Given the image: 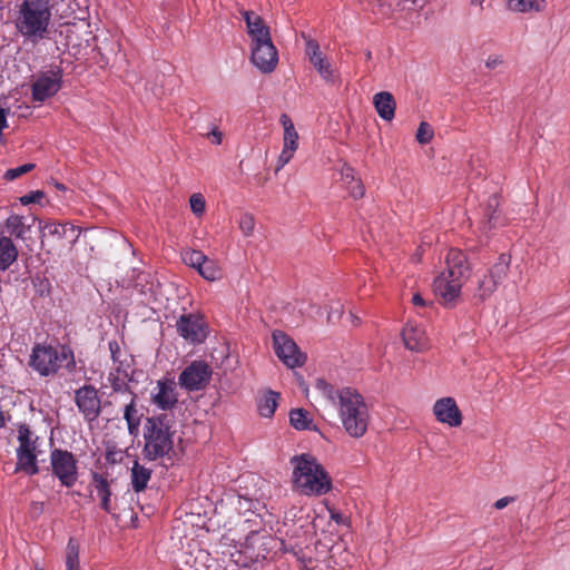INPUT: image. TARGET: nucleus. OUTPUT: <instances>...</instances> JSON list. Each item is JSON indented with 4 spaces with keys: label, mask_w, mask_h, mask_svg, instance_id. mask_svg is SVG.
Here are the masks:
<instances>
[{
    "label": "nucleus",
    "mask_w": 570,
    "mask_h": 570,
    "mask_svg": "<svg viewBox=\"0 0 570 570\" xmlns=\"http://www.w3.org/2000/svg\"><path fill=\"white\" fill-rule=\"evenodd\" d=\"M482 0H472L473 3L479 2L481 3Z\"/></svg>",
    "instance_id": "5fc2aeb1"
},
{
    "label": "nucleus",
    "mask_w": 570,
    "mask_h": 570,
    "mask_svg": "<svg viewBox=\"0 0 570 570\" xmlns=\"http://www.w3.org/2000/svg\"><path fill=\"white\" fill-rule=\"evenodd\" d=\"M315 389L332 405L337 407L342 426L351 438L360 439L367 432L371 413L362 394L352 387L335 389L318 379Z\"/></svg>",
    "instance_id": "f257e3e1"
},
{
    "label": "nucleus",
    "mask_w": 570,
    "mask_h": 570,
    "mask_svg": "<svg viewBox=\"0 0 570 570\" xmlns=\"http://www.w3.org/2000/svg\"><path fill=\"white\" fill-rule=\"evenodd\" d=\"M151 401L161 410H169L174 407L177 403L175 382L171 380L158 381L157 386L151 393Z\"/></svg>",
    "instance_id": "aec40b11"
},
{
    "label": "nucleus",
    "mask_w": 570,
    "mask_h": 570,
    "mask_svg": "<svg viewBox=\"0 0 570 570\" xmlns=\"http://www.w3.org/2000/svg\"><path fill=\"white\" fill-rule=\"evenodd\" d=\"M412 303L415 305V306H425L426 305V302L424 301V298L421 296V294L416 293L413 295L412 297Z\"/></svg>",
    "instance_id": "de8ad7c7"
},
{
    "label": "nucleus",
    "mask_w": 570,
    "mask_h": 570,
    "mask_svg": "<svg viewBox=\"0 0 570 570\" xmlns=\"http://www.w3.org/2000/svg\"><path fill=\"white\" fill-rule=\"evenodd\" d=\"M401 335L404 346L412 352L420 353L429 348V338L425 331L414 323H406Z\"/></svg>",
    "instance_id": "412c9836"
},
{
    "label": "nucleus",
    "mask_w": 570,
    "mask_h": 570,
    "mask_svg": "<svg viewBox=\"0 0 570 570\" xmlns=\"http://www.w3.org/2000/svg\"><path fill=\"white\" fill-rule=\"evenodd\" d=\"M350 181H351V178H347V180H343L344 186L346 187L347 185H351Z\"/></svg>",
    "instance_id": "603ef678"
},
{
    "label": "nucleus",
    "mask_w": 570,
    "mask_h": 570,
    "mask_svg": "<svg viewBox=\"0 0 570 570\" xmlns=\"http://www.w3.org/2000/svg\"><path fill=\"white\" fill-rule=\"evenodd\" d=\"M57 188L58 189H65L63 185H61V184H57Z\"/></svg>",
    "instance_id": "864d4df0"
},
{
    "label": "nucleus",
    "mask_w": 570,
    "mask_h": 570,
    "mask_svg": "<svg viewBox=\"0 0 570 570\" xmlns=\"http://www.w3.org/2000/svg\"><path fill=\"white\" fill-rule=\"evenodd\" d=\"M43 197H45L43 191L35 190V191H31L30 194L21 196L19 198V202H20L21 205L28 206L30 204L40 203Z\"/></svg>",
    "instance_id": "37998d69"
},
{
    "label": "nucleus",
    "mask_w": 570,
    "mask_h": 570,
    "mask_svg": "<svg viewBox=\"0 0 570 570\" xmlns=\"http://www.w3.org/2000/svg\"><path fill=\"white\" fill-rule=\"evenodd\" d=\"M76 404L87 421L96 420L100 414L98 391L91 385H85L76 391Z\"/></svg>",
    "instance_id": "a211bd4d"
},
{
    "label": "nucleus",
    "mask_w": 570,
    "mask_h": 570,
    "mask_svg": "<svg viewBox=\"0 0 570 570\" xmlns=\"http://www.w3.org/2000/svg\"><path fill=\"white\" fill-rule=\"evenodd\" d=\"M37 570H43L42 568H38Z\"/></svg>",
    "instance_id": "6e6d98bb"
},
{
    "label": "nucleus",
    "mask_w": 570,
    "mask_h": 570,
    "mask_svg": "<svg viewBox=\"0 0 570 570\" xmlns=\"http://www.w3.org/2000/svg\"><path fill=\"white\" fill-rule=\"evenodd\" d=\"M347 178H351V185H347L345 188L350 195L355 199L362 198L365 194V187L361 179L355 177L354 170L350 167L342 170V180H347Z\"/></svg>",
    "instance_id": "72a5a7b5"
},
{
    "label": "nucleus",
    "mask_w": 570,
    "mask_h": 570,
    "mask_svg": "<svg viewBox=\"0 0 570 570\" xmlns=\"http://www.w3.org/2000/svg\"><path fill=\"white\" fill-rule=\"evenodd\" d=\"M18 257V250L10 237L0 238V271L7 269Z\"/></svg>",
    "instance_id": "c85d7f7f"
},
{
    "label": "nucleus",
    "mask_w": 570,
    "mask_h": 570,
    "mask_svg": "<svg viewBox=\"0 0 570 570\" xmlns=\"http://www.w3.org/2000/svg\"><path fill=\"white\" fill-rule=\"evenodd\" d=\"M124 419L127 422L129 433L131 435H137L140 424V415L136 409L134 397H131L130 402L125 406Z\"/></svg>",
    "instance_id": "c9c22d12"
},
{
    "label": "nucleus",
    "mask_w": 570,
    "mask_h": 570,
    "mask_svg": "<svg viewBox=\"0 0 570 570\" xmlns=\"http://www.w3.org/2000/svg\"><path fill=\"white\" fill-rule=\"evenodd\" d=\"M291 425L296 430H311L313 421L307 411L303 409H295L289 412Z\"/></svg>",
    "instance_id": "e433bc0d"
},
{
    "label": "nucleus",
    "mask_w": 570,
    "mask_h": 570,
    "mask_svg": "<svg viewBox=\"0 0 570 570\" xmlns=\"http://www.w3.org/2000/svg\"><path fill=\"white\" fill-rule=\"evenodd\" d=\"M66 8L59 16V36L88 35L92 33L88 22V0H62Z\"/></svg>",
    "instance_id": "0eeeda50"
},
{
    "label": "nucleus",
    "mask_w": 570,
    "mask_h": 570,
    "mask_svg": "<svg viewBox=\"0 0 570 570\" xmlns=\"http://www.w3.org/2000/svg\"><path fill=\"white\" fill-rule=\"evenodd\" d=\"M514 498L512 497H503L494 502V508L498 510H502L505 508L509 503L513 502Z\"/></svg>",
    "instance_id": "49530a36"
},
{
    "label": "nucleus",
    "mask_w": 570,
    "mask_h": 570,
    "mask_svg": "<svg viewBox=\"0 0 570 570\" xmlns=\"http://www.w3.org/2000/svg\"><path fill=\"white\" fill-rule=\"evenodd\" d=\"M145 445L142 453L149 461L168 455L174 446L169 425L160 417H149L144 432Z\"/></svg>",
    "instance_id": "39448f33"
},
{
    "label": "nucleus",
    "mask_w": 570,
    "mask_h": 570,
    "mask_svg": "<svg viewBox=\"0 0 570 570\" xmlns=\"http://www.w3.org/2000/svg\"><path fill=\"white\" fill-rule=\"evenodd\" d=\"M52 473L67 488L72 487L78 479L77 461L71 452L56 449L50 454Z\"/></svg>",
    "instance_id": "1a4fd4ad"
},
{
    "label": "nucleus",
    "mask_w": 570,
    "mask_h": 570,
    "mask_svg": "<svg viewBox=\"0 0 570 570\" xmlns=\"http://www.w3.org/2000/svg\"><path fill=\"white\" fill-rule=\"evenodd\" d=\"M72 364V353L63 345L36 344L29 360V365L41 376L52 375Z\"/></svg>",
    "instance_id": "20e7f679"
},
{
    "label": "nucleus",
    "mask_w": 570,
    "mask_h": 570,
    "mask_svg": "<svg viewBox=\"0 0 570 570\" xmlns=\"http://www.w3.org/2000/svg\"><path fill=\"white\" fill-rule=\"evenodd\" d=\"M294 488L304 495L321 497L332 489V480L320 461L309 453L294 455L291 459Z\"/></svg>",
    "instance_id": "7ed1b4c3"
},
{
    "label": "nucleus",
    "mask_w": 570,
    "mask_h": 570,
    "mask_svg": "<svg viewBox=\"0 0 570 570\" xmlns=\"http://www.w3.org/2000/svg\"><path fill=\"white\" fill-rule=\"evenodd\" d=\"M181 259L189 267L196 269L206 281L214 282L222 277L218 264L208 258L204 253L196 249L186 248L181 250Z\"/></svg>",
    "instance_id": "2eb2a0df"
},
{
    "label": "nucleus",
    "mask_w": 570,
    "mask_h": 570,
    "mask_svg": "<svg viewBox=\"0 0 570 570\" xmlns=\"http://www.w3.org/2000/svg\"><path fill=\"white\" fill-rule=\"evenodd\" d=\"M109 351L114 363V368L108 376V381L115 391H120L126 386L129 376L130 362L128 354L122 351L117 341L109 342Z\"/></svg>",
    "instance_id": "4468645a"
},
{
    "label": "nucleus",
    "mask_w": 570,
    "mask_h": 570,
    "mask_svg": "<svg viewBox=\"0 0 570 570\" xmlns=\"http://www.w3.org/2000/svg\"><path fill=\"white\" fill-rule=\"evenodd\" d=\"M544 0H509L508 8L513 12L531 13L544 9Z\"/></svg>",
    "instance_id": "7c9ffc66"
},
{
    "label": "nucleus",
    "mask_w": 570,
    "mask_h": 570,
    "mask_svg": "<svg viewBox=\"0 0 570 570\" xmlns=\"http://www.w3.org/2000/svg\"><path fill=\"white\" fill-rule=\"evenodd\" d=\"M35 168V164H24L22 166H19L17 168H11V169H8L6 173H4V178L7 180H14L17 179L18 177L29 173L30 170H32Z\"/></svg>",
    "instance_id": "79ce46f5"
},
{
    "label": "nucleus",
    "mask_w": 570,
    "mask_h": 570,
    "mask_svg": "<svg viewBox=\"0 0 570 570\" xmlns=\"http://www.w3.org/2000/svg\"><path fill=\"white\" fill-rule=\"evenodd\" d=\"M150 478L151 470L135 461L131 468V485L135 492L145 490Z\"/></svg>",
    "instance_id": "cd10ccee"
},
{
    "label": "nucleus",
    "mask_w": 570,
    "mask_h": 570,
    "mask_svg": "<svg viewBox=\"0 0 570 570\" xmlns=\"http://www.w3.org/2000/svg\"><path fill=\"white\" fill-rule=\"evenodd\" d=\"M273 346L278 358L291 368L302 366L306 361L296 343L281 331L273 333Z\"/></svg>",
    "instance_id": "9d476101"
},
{
    "label": "nucleus",
    "mask_w": 570,
    "mask_h": 570,
    "mask_svg": "<svg viewBox=\"0 0 570 570\" xmlns=\"http://www.w3.org/2000/svg\"><path fill=\"white\" fill-rule=\"evenodd\" d=\"M17 471H23L28 475H35L39 472L37 464V453L17 451Z\"/></svg>",
    "instance_id": "2f4dec72"
},
{
    "label": "nucleus",
    "mask_w": 570,
    "mask_h": 570,
    "mask_svg": "<svg viewBox=\"0 0 570 570\" xmlns=\"http://www.w3.org/2000/svg\"><path fill=\"white\" fill-rule=\"evenodd\" d=\"M4 416L3 413L0 411V429L4 425Z\"/></svg>",
    "instance_id": "3c124183"
},
{
    "label": "nucleus",
    "mask_w": 570,
    "mask_h": 570,
    "mask_svg": "<svg viewBox=\"0 0 570 570\" xmlns=\"http://www.w3.org/2000/svg\"><path fill=\"white\" fill-rule=\"evenodd\" d=\"M470 264L463 252L451 248L445 256V268L434 278V294L448 306L458 303L461 289L470 276Z\"/></svg>",
    "instance_id": "f03ea898"
},
{
    "label": "nucleus",
    "mask_w": 570,
    "mask_h": 570,
    "mask_svg": "<svg viewBox=\"0 0 570 570\" xmlns=\"http://www.w3.org/2000/svg\"><path fill=\"white\" fill-rule=\"evenodd\" d=\"M502 63V58L500 56H490L487 60H485V66L489 68V69H494L497 68L498 66H500Z\"/></svg>",
    "instance_id": "a18cd8bd"
},
{
    "label": "nucleus",
    "mask_w": 570,
    "mask_h": 570,
    "mask_svg": "<svg viewBox=\"0 0 570 570\" xmlns=\"http://www.w3.org/2000/svg\"><path fill=\"white\" fill-rule=\"evenodd\" d=\"M433 136L434 131L432 127L428 122L422 121L416 131V140L420 144L425 145L432 140Z\"/></svg>",
    "instance_id": "58836bf2"
},
{
    "label": "nucleus",
    "mask_w": 570,
    "mask_h": 570,
    "mask_svg": "<svg viewBox=\"0 0 570 570\" xmlns=\"http://www.w3.org/2000/svg\"><path fill=\"white\" fill-rule=\"evenodd\" d=\"M373 105L377 115L386 121H391L395 116L396 102L393 95L389 91H380L373 96Z\"/></svg>",
    "instance_id": "393cba45"
},
{
    "label": "nucleus",
    "mask_w": 570,
    "mask_h": 570,
    "mask_svg": "<svg viewBox=\"0 0 570 570\" xmlns=\"http://www.w3.org/2000/svg\"><path fill=\"white\" fill-rule=\"evenodd\" d=\"M190 209L191 212L197 215L202 216L205 212L206 202L203 195L200 194H193L189 199Z\"/></svg>",
    "instance_id": "a19ab883"
},
{
    "label": "nucleus",
    "mask_w": 570,
    "mask_h": 570,
    "mask_svg": "<svg viewBox=\"0 0 570 570\" xmlns=\"http://www.w3.org/2000/svg\"><path fill=\"white\" fill-rule=\"evenodd\" d=\"M510 266V257L505 254L500 255L498 262L490 268L489 273L479 279L475 295L484 301L490 297L498 285L507 277Z\"/></svg>",
    "instance_id": "f8f14e48"
},
{
    "label": "nucleus",
    "mask_w": 570,
    "mask_h": 570,
    "mask_svg": "<svg viewBox=\"0 0 570 570\" xmlns=\"http://www.w3.org/2000/svg\"><path fill=\"white\" fill-rule=\"evenodd\" d=\"M279 124L283 127V148L277 158L276 171L293 159L299 146V135L291 117L287 114H282Z\"/></svg>",
    "instance_id": "dca6fc26"
},
{
    "label": "nucleus",
    "mask_w": 570,
    "mask_h": 570,
    "mask_svg": "<svg viewBox=\"0 0 570 570\" xmlns=\"http://www.w3.org/2000/svg\"><path fill=\"white\" fill-rule=\"evenodd\" d=\"M500 205L497 196H491L483 209V218L480 223V229L484 234H489L493 229L504 225V218L498 209Z\"/></svg>",
    "instance_id": "5701e85b"
},
{
    "label": "nucleus",
    "mask_w": 570,
    "mask_h": 570,
    "mask_svg": "<svg viewBox=\"0 0 570 570\" xmlns=\"http://www.w3.org/2000/svg\"><path fill=\"white\" fill-rule=\"evenodd\" d=\"M433 415L439 423L450 428H459L463 422L462 412L454 397L438 399L432 407Z\"/></svg>",
    "instance_id": "f3484780"
},
{
    "label": "nucleus",
    "mask_w": 570,
    "mask_h": 570,
    "mask_svg": "<svg viewBox=\"0 0 570 570\" xmlns=\"http://www.w3.org/2000/svg\"><path fill=\"white\" fill-rule=\"evenodd\" d=\"M279 394L274 391L265 392L258 400V412L263 417H272L278 405Z\"/></svg>",
    "instance_id": "c756f323"
},
{
    "label": "nucleus",
    "mask_w": 570,
    "mask_h": 570,
    "mask_svg": "<svg viewBox=\"0 0 570 570\" xmlns=\"http://www.w3.org/2000/svg\"><path fill=\"white\" fill-rule=\"evenodd\" d=\"M40 232H41V240L43 242V238L47 236L53 237L58 240L68 238L70 242H73L78 237V233L76 228L66 223V224H59V223H52L48 222L43 225L40 224Z\"/></svg>",
    "instance_id": "b1692460"
},
{
    "label": "nucleus",
    "mask_w": 570,
    "mask_h": 570,
    "mask_svg": "<svg viewBox=\"0 0 570 570\" xmlns=\"http://www.w3.org/2000/svg\"><path fill=\"white\" fill-rule=\"evenodd\" d=\"M239 228L245 236H250L255 229V218L250 214H243L239 218Z\"/></svg>",
    "instance_id": "ea45409f"
},
{
    "label": "nucleus",
    "mask_w": 570,
    "mask_h": 570,
    "mask_svg": "<svg viewBox=\"0 0 570 570\" xmlns=\"http://www.w3.org/2000/svg\"><path fill=\"white\" fill-rule=\"evenodd\" d=\"M35 222L36 217L32 218L31 224H28L23 216L12 214L6 220V230L9 235L14 236L18 239L27 240L30 236L32 224Z\"/></svg>",
    "instance_id": "a878e982"
},
{
    "label": "nucleus",
    "mask_w": 570,
    "mask_h": 570,
    "mask_svg": "<svg viewBox=\"0 0 570 570\" xmlns=\"http://www.w3.org/2000/svg\"><path fill=\"white\" fill-rule=\"evenodd\" d=\"M248 36H271V29L255 11H242Z\"/></svg>",
    "instance_id": "bb28decb"
},
{
    "label": "nucleus",
    "mask_w": 570,
    "mask_h": 570,
    "mask_svg": "<svg viewBox=\"0 0 570 570\" xmlns=\"http://www.w3.org/2000/svg\"><path fill=\"white\" fill-rule=\"evenodd\" d=\"M341 316V308L337 307L335 311L328 314V321L332 322L334 317L338 318Z\"/></svg>",
    "instance_id": "09e8293b"
},
{
    "label": "nucleus",
    "mask_w": 570,
    "mask_h": 570,
    "mask_svg": "<svg viewBox=\"0 0 570 570\" xmlns=\"http://www.w3.org/2000/svg\"><path fill=\"white\" fill-rule=\"evenodd\" d=\"M18 440V452L36 453L38 438L33 435L28 426H20Z\"/></svg>",
    "instance_id": "f704fd0d"
},
{
    "label": "nucleus",
    "mask_w": 570,
    "mask_h": 570,
    "mask_svg": "<svg viewBox=\"0 0 570 570\" xmlns=\"http://www.w3.org/2000/svg\"><path fill=\"white\" fill-rule=\"evenodd\" d=\"M250 61L263 73H271L277 66L278 52L271 38H254Z\"/></svg>",
    "instance_id": "6e6552de"
},
{
    "label": "nucleus",
    "mask_w": 570,
    "mask_h": 570,
    "mask_svg": "<svg viewBox=\"0 0 570 570\" xmlns=\"http://www.w3.org/2000/svg\"><path fill=\"white\" fill-rule=\"evenodd\" d=\"M66 570H80L79 544L70 539L66 549Z\"/></svg>",
    "instance_id": "4c0bfd02"
},
{
    "label": "nucleus",
    "mask_w": 570,
    "mask_h": 570,
    "mask_svg": "<svg viewBox=\"0 0 570 570\" xmlns=\"http://www.w3.org/2000/svg\"><path fill=\"white\" fill-rule=\"evenodd\" d=\"M206 136L214 145H220L223 142V132L216 126H213L212 130L208 131Z\"/></svg>",
    "instance_id": "c03bdc74"
},
{
    "label": "nucleus",
    "mask_w": 570,
    "mask_h": 570,
    "mask_svg": "<svg viewBox=\"0 0 570 570\" xmlns=\"http://www.w3.org/2000/svg\"><path fill=\"white\" fill-rule=\"evenodd\" d=\"M306 55L324 80L332 81L334 79V71L326 57L320 50V45L316 40L309 39L306 42Z\"/></svg>",
    "instance_id": "4be33fe9"
},
{
    "label": "nucleus",
    "mask_w": 570,
    "mask_h": 570,
    "mask_svg": "<svg viewBox=\"0 0 570 570\" xmlns=\"http://www.w3.org/2000/svg\"><path fill=\"white\" fill-rule=\"evenodd\" d=\"M51 18L48 0H24L20 6L17 28L22 36H41Z\"/></svg>",
    "instance_id": "423d86ee"
},
{
    "label": "nucleus",
    "mask_w": 570,
    "mask_h": 570,
    "mask_svg": "<svg viewBox=\"0 0 570 570\" xmlns=\"http://www.w3.org/2000/svg\"><path fill=\"white\" fill-rule=\"evenodd\" d=\"M62 86V70L55 67L37 76L32 83V99L43 102L53 97Z\"/></svg>",
    "instance_id": "ddd939ff"
},
{
    "label": "nucleus",
    "mask_w": 570,
    "mask_h": 570,
    "mask_svg": "<svg viewBox=\"0 0 570 570\" xmlns=\"http://www.w3.org/2000/svg\"><path fill=\"white\" fill-rule=\"evenodd\" d=\"M177 331L181 337L191 343H200L206 338L203 318L197 314H184L177 321Z\"/></svg>",
    "instance_id": "6ab92c4d"
},
{
    "label": "nucleus",
    "mask_w": 570,
    "mask_h": 570,
    "mask_svg": "<svg viewBox=\"0 0 570 570\" xmlns=\"http://www.w3.org/2000/svg\"><path fill=\"white\" fill-rule=\"evenodd\" d=\"M94 483H95V489L97 491V495L100 498V501H101V508L106 512H110L111 511V507H110L111 492H110L108 480L105 479L102 475L95 474Z\"/></svg>",
    "instance_id": "473e14b6"
},
{
    "label": "nucleus",
    "mask_w": 570,
    "mask_h": 570,
    "mask_svg": "<svg viewBox=\"0 0 570 570\" xmlns=\"http://www.w3.org/2000/svg\"><path fill=\"white\" fill-rule=\"evenodd\" d=\"M332 519L337 523L342 521V517L338 513H332Z\"/></svg>",
    "instance_id": "8fccbe9b"
},
{
    "label": "nucleus",
    "mask_w": 570,
    "mask_h": 570,
    "mask_svg": "<svg viewBox=\"0 0 570 570\" xmlns=\"http://www.w3.org/2000/svg\"><path fill=\"white\" fill-rule=\"evenodd\" d=\"M213 370L204 361L191 362L178 377L179 385L187 391H199L210 382Z\"/></svg>",
    "instance_id": "9b49d317"
}]
</instances>
